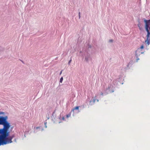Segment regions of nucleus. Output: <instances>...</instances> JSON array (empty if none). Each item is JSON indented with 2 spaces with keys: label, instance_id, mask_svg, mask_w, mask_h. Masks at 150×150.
I'll return each mask as SVG.
<instances>
[{
  "label": "nucleus",
  "instance_id": "nucleus-15",
  "mask_svg": "<svg viewBox=\"0 0 150 150\" xmlns=\"http://www.w3.org/2000/svg\"><path fill=\"white\" fill-rule=\"evenodd\" d=\"M101 95H103V93H101Z\"/></svg>",
  "mask_w": 150,
  "mask_h": 150
},
{
  "label": "nucleus",
  "instance_id": "nucleus-6",
  "mask_svg": "<svg viewBox=\"0 0 150 150\" xmlns=\"http://www.w3.org/2000/svg\"><path fill=\"white\" fill-rule=\"evenodd\" d=\"M71 113L70 112L67 115H66V117L67 118H69V117H70L71 116Z\"/></svg>",
  "mask_w": 150,
  "mask_h": 150
},
{
  "label": "nucleus",
  "instance_id": "nucleus-18",
  "mask_svg": "<svg viewBox=\"0 0 150 150\" xmlns=\"http://www.w3.org/2000/svg\"><path fill=\"white\" fill-rule=\"evenodd\" d=\"M139 59H137V60H139Z\"/></svg>",
  "mask_w": 150,
  "mask_h": 150
},
{
  "label": "nucleus",
  "instance_id": "nucleus-2",
  "mask_svg": "<svg viewBox=\"0 0 150 150\" xmlns=\"http://www.w3.org/2000/svg\"><path fill=\"white\" fill-rule=\"evenodd\" d=\"M144 22L145 23V28L147 32L146 39L145 41V42L149 45L150 44V20H145Z\"/></svg>",
  "mask_w": 150,
  "mask_h": 150
},
{
  "label": "nucleus",
  "instance_id": "nucleus-7",
  "mask_svg": "<svg viewBox=\"0 0 150 150\" xmlns=\"http://www.w3.org/2000/svg\"><path fill=\"white\" fill-rule=\"evenodd\" d=\"M63 80V78L62 77L60 79V82L61 83H62V81Z\"/></svg>",
  "mask_w": 150,
  "mask_h": 150
},
{
  "label": "nucleus",
  "instance_id": "nucleus-20",
  "mask_svg": "<svg viewBox=\"0 0 150 150\" xmlns=\"http://www.w3.org/2000/svg\"><path fill=\"white\" fill-rule=\"evenodd\" d=\"M0 134H1V133H0Z\"/></svg>",
  "mask_w": 150,
  "mask_h": 150
},
{
  "label": "nucleus",
  "instance_id": "nucleus-11",
  "mask_svg": "<svg viewBox=\"0 0 150 150\" xmlns=\"http://www.w3.org/2000/svg\"><path fill=\"white\" fill-rule=\"evenodd\" d=\"M62 119L64 120H65V118L64 117H63L62 118Z\"/></svg>",
  "mask_w": 150,
  "mask_h": 150
},
{
  "label": "nucleus",
  "instance_id": "nucleus-13",
  "mask_svg": "<svg viewBox=\"0 0 150 150\" xmlns=\"http://www.w3.org/2000/svg\"><path fill=\"white\" fill-rule=\"evenodd\" d=\"M62 71H61V72H60V75H61V74H62Z\"/></svg>",
  "mask_w": 150,
  "mask_h": 150
},
{
  "label": "nucleus",
  "instance_id": "nucleus-16",
  "mask_svg": "<svg viewBox=\"0 0 150 150\" xmlns=\"http://www.w3.org/2000/svg\"><path fill=\"white\" fill-rule=\"evenodd\" d=\"M59 119H60V120H61V118H59Z\"/></svg>",
  "mask_w": 150,
  "mask_h": 150
},
{
  "label": "nucleus",
  "instance_id": "nucleus-12",
  "mask_svg": "<svg viewBox=\"0 0 150 150\" xmlns=\"http://www.w3.org/2000/svg\"><path fill=\"white\" fill-rule=\"evenodd\" d=\"M113 41V40H109V42H112Z\"/></svg>",
  "mask_w": 150,
  "mask_h": 150
},
{
  "label": "nucleus",
  "instance_id": "nucleus-17",
  "mask_svg": "<svg viewBox=\"0 0 150 150\" xmlns=\"http://www.w3.org/2000/svg\"><path fill=\"white\" fill-rule=\"evenodd\" d=\"M95 100H93V102H95Z\"/></svg>",
  "mask_w": 150,
  "mask_h": 150
},
{
  "label": "nucleus",
  "instance_id": "nucleus-10",
  "mask_svg": "<svg viewBox=\"0 0 150 150\" xmlns=\"http://www.w3.org/2000/svg\"><path fill=\"white\" fill-rule=\"evenodd\" d=\"M71 59H70V60L69 61V62H68V64H70V63L71 62Z\"/></svg>",
  "mask_w": 150,
  "mask_h": 150
},
{
  "label": "nucleus",
  "instance_id": "nucleus-19",
  "mask_svg": "<svg viewBox=\"0 0 150 150\" xmlns=\"http://www.w3.org/2000/svg\"><path fill=\"white\" fill-rule=\"evenodd\" d=\"M61 122L60 121V122H59V123H60Z\"/></svg>",
  "mask_w": 150,
  "mask_h": 150
},
{
  "label": "nucleus",
  "instance_id": "nucleus-9",
  "mask_svg": "<svg viewBox=\"0 0 150 150\" xmlns=\"http://www.w3.org/2000/svg\"><path fill=\"white\" fill-rule=\"evenodd\" d=\"M144 46L143 45H142L140 47V49H142L144 48Z\"/></svg>",
  "mask_w": 150,
  "mask_h": 150
},
{
  "label": "nucleus",
  "instance_id": "nucleus-5",
  "mask_svg": "<svg viewBox=\"0 0 150 150\" xmlns=\"http://www.w3.org/2000/svg\"><path fill=\"white\" fill-rule=\"evenodd\" d=\"M79 106H77L76 107H74V108H73L72 110V111H74V110H78L79 109Z\"/></svg>",
  "mask_w": 150,
  "mask_h": 150
},
{
  "label": "nucleus",
  "instance_id": "nucleus-14",
  "mask_svg": "<svg viewBox=\"0 0 150 150\" xmlns=\"http://www.w3.org/2000/svg\"><path fill=\"white\" fill-rule=\"evenodd\" d=\"M79 17H80V13H79Z\"/></svg>",
  "mask_w": 150,
  "mask_h": 150
},
{
  "label": "nucleus",
  "instance_id": "nucleus-8",
  "mask_svg": "<svg viewBox=\"0 0 150 150\" xmlns=\"http://www.w3.org/2000/svg\"><path fill=\"white\" fill-rule=\"evenodd\" d=\"M138 27H139V29L140 30H142V28L140 27V24H139L138 25Z\"/></svg>",
  "mask_w": 150,
  "mask_h": 150
},
{
  "label": "nucleus",
  "instance_id": "nucleus-4",
  "mask_svg": "<svg viewBox=\"0 0 150 150\" xmlns=\"http://www.w3.org/2000/svg\"><path fill=\"white\" fill-rule=\"evenodd\" d=\"M140 49H138L136 51V55L137 57L139 55L141 54H142V52H140Z\"/></svg>",
  "mask_w": 150,
  "mask_h": 150
},
{
  "label": "nucleus",
  "instance_id": "nucleus-1",
  "mask_svg": "<svg viewBox=\"0 0 150 150\" xmlns=\"http://www.w3.org/2000/svg\"><path fill=\"white\" fill-rule=\"evenodd\" d=\"M7 116L0 117V125H4L3 128L0 129V133L1 134L0 135V137L10 143L12 142L11 140L13 137H7L9 135V132L8 131L10 125V124L7 121Z\"/></svg>",
  "mask_w": 150,
  "mask_h": 150
},
{
  "label": "nucleus",
  "instance_id": "nucleus-3",
  "mask_svg": "<svg viewBox=\"0 0 150 150\" xmlns=\"http://www.w3.org/2000/svg\"><path fill=\"white\" fill-rule=\"evenodd\" d=\"M8 142L7 141L4 140L0 137V146L1 145H4L6 144H9Z\"/></svg>",
  "mask_w": 150,
  "mask_h": 150
}]
</instances>
